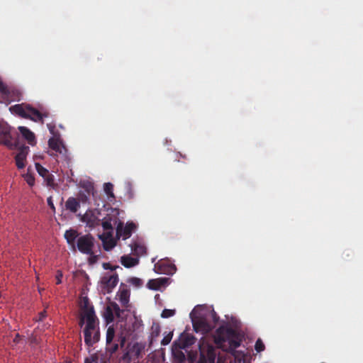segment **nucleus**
<instances>
[{
	"instance_id": "obj_1",
	"label": "nucleus",
	"mask_w": 363,
	"mask_h": 363,
	"mask_svg": "<svg viewBox=\"0 0 363 363\" xmlns=\"http://www.w3.org/2000/svg\"><path fill=\"white\" fill-rule=\"evenodd\" d=\"M242 335L229 323H224L218 327L214 335L215 343L223 350L235 354V349L242 342Z\"/></svg>"
},
{
	"instance_id": "obj_2",
	"label": "nucleus",
	"mask_w": 363,
	"mask_h": 363,
	"mask_svg": "<svg viewBox=\"0 0 363 363\" xmlns=\"http://www.w3.org/2000/svg\"><path fill=\"white\" fill-rule=\"evenodd\" d=\"M79 325L84 328V342L88 347H92L100 340L99 320L95 311L91 309L86 313H81Z\"/></svg>"
},
{
	"instance_id": "obj_3",
	"label": "nucleus",
	"mask_w": 363,
	"mask_h": 363,
	"mask_svg": "<svg viewBox=\"0 0 363 363\" xmlns=\"http://www.w3.org/2000/svg\"><path fill=\"white\" fill-rule=\"evenodd\" d=\"M111 211L113 213L107 214L101 222V225L106 232L99 235V239L104 242V248L106 251L110 250L115 246V242L112 239L113 234V225L117 226L118 221H120L118 218V210L112 209Z\"/></svg>"
},
{
	"instance_id": "obj_4",
	"label": "nucleus",
	"mask_w": 363,
	"mask_h": 363,
	"mask_svg": "<svg viewBox=\"0 0 363 363\" xmlns=\"http://www.w3.org/2000/svg\"><path fill=\"white\" fill-rule=\"evenodd\" d=\"M9 111L21 118L42 123H43V118L48 117L49 115L48 112L41 113L31 105L24 103L11 106L9 107Z\"/></svg>"
},
{
	"instance_id": "obj_5",
	"label": "nucleus",
	"mask_w": 363,
	"mask_h": 363,
	"mask_svg": "<svg viewBox=\"0 0 363 363\" xmlns=\"http://www.w3.org/2000/svg\"><path fill=\"white\" fill-rule=\"evenodd\" d=\"M125 342V337L122 335L115 339V329L113 326H109L106 331V352L112 356L119 348L122 347Z\"/></svg>"
},
{
	"instance_id": "obj_6",
	"label": "nucleus",
	"mask_w": 363,
	"mask_h": 363,
	"mask_svg": "<svg viewBox=\"0 0 363 363\" xmlns=\"http://www.w3.org/2000/svg\"><path fill=\"white\" fill-rule=\"evenodd\" d=\"M0 144L13 149L17 147V143L13 140L11 128L4 121H0Z\"/></svg>"
},
{
	"instance_id": "obj_7",
	"label": "nucleus",
	"mask_w": 363,
	"mask_h": 363,
	"mask_svg": "<svg viewBox=\"0 0 363 363\" xmlns=\"http://www.w3.org/2000/svg\"><path fill=\"white\" fill-rule=\"evenodd\" d=\"M94 241L91 235H82L77 239V248L82 253L91 255L93 254Z\"/></svg>"
},
{
	"instance_id": "obj_8",
	"label": "nucleus",
	"mask_w": 363,
	"mask_h": 363,
	"mask_svg": "<svg viewBox=\"0 0 363 363\" xmlns=\"http://www.w3.org/2000/svg\"><path fill=\"white\" fill-rule=\"evenodd\" d=\"M154 270L157 274L172 275L175 273L177 268L169 259H162L155 264Z\"/></svg>"
},
{
	"instance_id": "obj_9",
	"label": "nucleus",
	"mask_w": 363,
	"mask_h": 363,
	"mask_svg": "<svg viewBox=\"0 0 363 363\" xmlns=\"http://www.w3.org/2000/svg\"><path fill=\"white\" fill-rule=\"evenodd\" d=\"M137 225L132 222H127L125 225H123V223L120 220L116 226V236L122 238L123 240L129 238L132 233L136 230Z\"/></svg>"
},
{
	"instance_id": "obj_10",
	"label": "nucleus",
	"mask_w": 363,
	"mask_h": 363,
	"mask_svg": "<svg viewBox=\"0 0 363 363\" xmlns=\"http://www.w3.org/2000/svg\"><path fill=\"white\" fill-rule=\"evenodd\" d=\"M194 329L196 332H201L202 333H208L211 332L214 325L209 323L206 318L202 316L191 317Z\"/></svg>"
},
{
	"instance_id": "obj_11",
	"label": "nucleus",
	"mask_w": 363,
	"mask_h": 363,
	"mask_svg": "<svg viewBox=\"0 0 363 363\" xmlns=\"http://www.w3.org/2000/svg\"><path fill=\"white\" fill-rule=\"evenodd\" d=\"M49 147L55 152V154L50 153L51 156H55L57 154L62 155L63 157H66L67 150L62 141L57 138H51L48 140Z\"/></svg>"
},
{
	"instance_id": "obj_12",
	"label": "nucleus",
	"mask_w": 363,
	"mask_h": 363,
	"mask_svg": "<svg viewBox=\"0 0 363 363\" xmlns=\"http://www.w3.org/2000/svg\"><path fill=\"white\" fill-rule=\"evenodd\" d=\"M216 357V350L212 346H208L206 352L201 351L196 363H215Z\"/></svg>"
},
{
	"instance_id": "obj_13",
	"label": "nucleus",
	"mask_w": 363,
	"mask_h": 363,
	"mask_svg": "<svg viewBox=\"0 0 363 363\" xmlns=\"http://www.w3.org/2000/svg\"><path fill=\"white\" fill-rule=\"evenodd\" d=\"M81 220L83 223H86V225L89 228H94L100 224V220L92 210L86 211L82 216Z\"/></svg>"
},
{
	"instance_id": "obj_14",
	"label": "nucleus",
	"mask_w": 363,
	"mask_h": 363,
	"mask_svg": "<svg viewBox=\"0 0 363 363\" xmlns=\"http://www.w3.org/2000/svg\"><path fill=\"white\" fill-rule=\"evenodd\" d=\"M144 347L139 342H135L131 347L123 354V359L130 360L135 359L139 357Z\"/></svg>"
},
{
	"instance_id": "obj_15",
	"label": "nucleus",
	"mask_w": 363,
	"mask_h": 363,
	"mask_svg": "<svg viewBox=\"0 0 363 363\" xmlns=\"http://www.w3.org/2000/svg\"><path fill=\"white\" fill-rule=\"evenodd\" d=\"M101 282L105 286L107 291L109 292L117 285L118 282V276L116 273L109 276H104L101 278Z\"/></svg>"
},
{
	"instance_id": "obj_16",
	"label": "nucleus",
	"mask_w": 363,
	"mask_h": 363,
	"mask_svg": "<svg viewBox=\"0 0 363 363\" xmlns=\"http://www.w3.org/2000/svg\"><path fill=\"white\" fill-rule=\"evenodd\" d=\"M28 151V147L23 146L19 149L18 152L16 155V164L18 169H23L25 167V160Z\"/></svg>"
},
{
	"instance_id": "obj_17",
	"label": "nucleus",
	"mask_w": 363,
	"mask_h": 363,
	"mask_svg": "<svg viewBox=\"0 0 363 363\" xmlns=\"http://www.w3.org/2000/svg\"><path fill=\"white\" fill-rule=\"evenodd\" d=\"M168 278H158L150 279L147 284V287L151 290H160L161 287L164 286L168 283Z\"/></svg>"
},
{
	"instance_id": "obj_18",
	"label": "nucleus",
	"mask_w": 363,
	"mask_h": 363,
	"mask_svg": "<svg viewBox=\"0 0 363 363\" xmlns=\"http://www.w3.org/2000/svg\"><path fill=\"white\" fill-rule=\"evenodd\" d=\"M18 130L23 137L28 142V143L33 145L35 143V136L33 132H31L28 128L25 126H19Z\"/></svg>"
},
{
	"instance_id": "obj_19",
	"label": "nucleus",
	"mask_w": 363,
	"mask_h": 363,
	"mask_svg": "<svg viewBox=\"0 0 363 363\" xmlns=\"http://www.w3.org/2000/svg\"><path fill=\"white\" fill-rule=\"evenodd\" d=\"M80 207L79 201L74 198L69 197L65 202V208L72 213H76Z\"/></svg>"
},
{
	"instance_id": "obj_20",
	"label": "nucleus",
	"mask_w": 363,
	"mask_h": 363,
	"mask_svg": "<svg viewBox=\"0 0 363 363\" xmlns=\"http://www.w3.org/2000/svg\"><path fill=\"white\" fill-rule=\"evenodd\" d=\"M79 234L76 230L69 229L65 231V238L66 239L67 243L69 245H72L74 249V243L75 240L78 237Z\"/></svg>"
},
{
	"instance_id": "obj_21",
	"label": "nucleus",
	"mask_w": 363,
	"mask_h": 363,
	"mask_svg": "<svg viewBox=\"0 0 363 363\" xmlns=\"http://www.w3.org/2000/svg\"><path fill=\"white\" fill-rule=\"evenodd\" d=\"M131 250L133 253L137 256H141L146 254V247L141 243L135 242L130 245Z\"/></svg>"
},
{
	"instance_id": "obj_22",
	"label": "nucleus",
	"mask_w": 363,
	"mask_h": 363,
	"mask_svg": "<svg viewBox=\"0 0 363 363\" xmlns=\"http://www.w3.org/2000/svg\"><path fill=\"white\" fill-rule=\"evenodd\" d=\"M121 262L125 267L130 268L137 265L139 262V259L130 256L124 255L121 257Z\"/></svg>"
},
{
	"instance_id": "obj_23",
	"label": "nucleus",
	"mask_w": 363,
	"mask_h": 363,
	"mask_svg": "<svg viewBox=\"0 0 363 363\" xmlns=\"http://www.w3.org/2000/svg\"><path fill=\"white\" fill-rule=\"evenodd\" d=\"M119 296V301L123 306H127L129 302L130 291L128 289L123 288L120 289L118 292Z\"/></svg>"
},
{
	"instance_id": "obj_24",
	"label": "nucleus",
	"mask_w": 363,
	"mask_h": 363,
	"mask_svg": "<svg viewBox=\"0 0 363 363\" xmlns=\"http://www.w3.org/2000/svg\"><path fill=\"white\" fill-rule=\"evenodd\" d=\"M85 190L87 193V194H85L84 193L79 194L80 200L85 203L89 200V196L91 194V193L94 191V186L91 183L87 184L85 186Z\"/></svg>"
},
{
	"instance_id": "obj_25",
	"label": "nucleus",
	"mask_w": 363,
	"mask_h": 363,
	"mask_svg": "<svg viewBox=\"0 0 363 363\" xmlns=\"http://www.w3.org/2000/svg\"><path fill=\"white\" fill-rule=\"evenodd\" d=\"M21 96L22 93L20 90L15 88H11V93L9 95H7L6 98L10 99L11 101H20Z\"/></svg>"
},
{
	"instance_id": "obj_26",
	"label": "nucleus",
	"mask_w": 363,
	"mask_h": 363,
	"mask_svg": "<svg viewBox=\"0 0 363 363\" xmlns=\"http://www.w3.org/2000/svg\"><path fill=\"white\" fill-rule=\"evenodd\" d=\"M104 318H105L106 323L109 324L113 321L114 315L112 308L108 306L104 313Z\"/></svg>"
},
{
	"instance_id": "obj_27",
	"label": "nucleus",
	"mask_w": 363,
	"mask_h": 363,
	"mask_svg": "<svg viewBox=\"0 0 363 363\" xmlns=\"http://www.w3.org/2000/svg\"><path fill=\"white\" fill-rule=\"evenodd\" d=\"M92 310L94 311V306L90 303L89 300L87 297L83 298L82 307H81V313H86L89 311V310Z\"/></svg>"
},
{
	"instance_id": "obj_28",
	"label": "nucleus",
	"mask_w": 363,
	"mask_h": 363,
	"mask_svg": "<svg viewBox=\"0 0 363 363\" xmlns=\"http://www.w3.org/2000/svg\"><path fill=\"white\" fill-rule=\"evenodd\" d=\"M104 190L109 199H115L113 194V185L111 183H105L104 185Z\"/></svg>"
},
{
	"instance_id": "obj_29",
	"label": "nucleus",
	"mask_w": 363,
	"mask_h": 363,
	"mask_svg": "<svg viewBox=\"0 0 363 363\" xmlns=\"http://www.w3.org/2000/svg\"><path fill=\"white\" fill-rule=\"evenodd\" d=\"M160 329L159 326H157L151 333L149 337V347H151L153 345L156 338L160 335Z\"/></svg>"
},
{
	"instance_id": "obj_30",
	"label": "nucleus",
	"mask_w": 363,
	"mask_h": 363,
	"mask_svg": "<svg viewBox=\"0 0 363 363\" xmlns=\"http://www.w3.org/2000/svg\"><path fill=\"white\" fill-rule=\"evenodd\" d=\"M35 168L39 175H40L42 177H45L46 175H48V170L39 163L35 164Z\"/></svg>"
},
{
	"instance_id": "obj_31",
	"label": "nucleus",
	"mask_w": 363,
	"mask_h": 363,
	"mask_svg": "<svg viewBox=\"0 0 363 363\" xmlns=\"http://www.w3.org/2000/svg\"><path fill=\"white\" fill-rule=\"evenodd\" d=\"M0 92L6 97L11 93V88L0 81Z\"/></svg>"
},
{
	"instance_id": "obj_32",
	"label": "nucleus",
	"mask_w": 363,
	"mask_h": 363,
	"mask_svg": "<svg viewBox=\"0 0 363 363\" xmlns=\"http://www.w3.org/2000/svg\"><path fill=\"white\" fill-rule=\"evenodd\" d=\"M128 283L131 284L132 285L140 287L143 285V280L138 277H131L128 279Z\"/></svg>"
},
{
	"instance_id": "obj_33",
	"label": "nucleus",
	"mask_w": 363,
	"mask_h": 363,
	"mask_svg": "<svg viewBox=\"0 0 363 363\" xmlns=\"http://www.w3.org/2000/svg\"><path fill=\"white\" fill-rule=\"evenodd\" d=\"M255 349L257 352H261L264 350V349H265L264 344L263 343L262 340L260 338H259L256 341L255 345Z\"/></svg>"
},
{
	"instance_id": "obj_34",
	"label": "nucleus",
	"mask_w": 363,
	"mask_h": 363,
	"mask_svg": "<svg viewBox=\"0 0 363 363\" xmlns=\"http://www.w3.org/2000/svg\"><path fill=\"white\" fill-rule=\"evenodd\" d=\"M175 314V310L164 309L162 312L161 316L164 318H167L173 316Z\"/></svg>"
},
{
	"instance_id": "obj_35",
	"label": "nucleus",
	"mask_w": 363,
	"mask_h": 363,
	"mask_svg": "<svg viewBox=\"0 0 363 363\" xmlns=\"http://www.w3.org/2000/svg\"><path fill=\"white\" fill-rule=\"evenodd\" d=\"M110 306L112 308L113 314L115 313L116 316L119 317L121 315V313L123 312L119 306L116 303L113 302L111 303Z\"/></svg>"
},
{
	"instance_id": "obj_36",
	"label": "nucleus",
	"mask_w": 363,
	"mask_h": 363,
	"mask_svg": "<svg viewBox=\"0 0 363 363\" xmlns=\"http://www.w3.org/2000/svg\"><path fill=\"white\" fill-rule=\"evenodd\" d=\"M173 336L172 333H169L167 335H165L161 341V345H167L172 340Z\"/></svg>"
},
{
	"instance_id": "obj_37",
	"label": "nucleus",
	"mask_w": 363,
	"mask_h": 363,
	"mask_svg": "<svg viewBox=\"0 0 363 363\" xmlns=\"http://www.w3.org/2000/svg\"><path fill=\"white\" fill-rule=\"evenodd\" d=\"M210 316H211V318L213 320V325H214V328L216 327V325L217 324V323L218 322L219 320V316L217 315V313L213 311L211 313H210Z\"/></svg>"
},
{
	"instance_id": "obj_38",
	"label": "nucleus",
	"mask_w": 363,
	"mask_h": 363,
	"mask_svg": "<svg viewBox=\"0 0 363 363\" xmlns=\"http://www.w3.org/2000/svg\"><path fill=\"white\" fill-rule=\"evenodd\" d=\"M25 179L28 185L33 186L34 184L35 179L32 175L27 174L25 177Z\"/></svg>"
},
{
	"instance_id": "obj_39",
	"label": "nucleus",
	"mask_w": 363,
	"mask_h": 363,
	"mask_svg": "<svg viewBox=\"0 0 363 363\" xmlns=\"http://www.w3.org/2000/svg\"><path fill=\"white\" fill-rule=\"evenodd\" d=\"M45 180L47 182L48 185L51 186L54 182V177L53 175L48 173V175H46L45 177H43Z\"/></svg>"
},
{
	"instance_id": "obj_40",
	"label": "nucleus",
	"mask_w": 363,
	"mask_h": 363,
	"mask_svg": "<svg viewBox=\"0 0 363 363\" xmlns=\"http://www.w3.org/2000/svg\"><path fill=\"white\" fill-rule=\"evenodd\" d=\"M103 267L104 269H110L111 271H113L116 268H118L119 266H113L108 262H105V263H103Z\"/></svg>"
},
{
	"instance_id": "obj_41",
	"label": "nucleus",
	"mask_w": 363,
	"mask_h": 363,
	"mask_svg": "<svg viewBox=\"0 0 363 363\" xmlns=\"http://www.w3.org/2000/svg\"><path fill=\"white\" fill-rule=\"evenodd\" d=\"M62 272L60 270L57 272L56 274V284H60L62 282Z\"/></svg>"
},
{
	"instance_id": "obj_42",
	"label": "nucleus",
	"mask_w": 363,
	"mask_h": 363,
	"mask_svg": "<svg viewBox=\"0 0 363 363\" xmlns=\"http://www.w3.org/2000/svg\"><path fill=\"white\" fill-rule=\"evenodd\" d=\"M48 206H50V208L53 211H55V207L54 206V203L52 202V197H49L48 199Z\"/></svg>"
},
{
	"instance_id": "obj_43",
	"label": "nucleus",
	"mask_w": 363,
	"mask_h": 363,
	"mask_svg": "<svg viewBox=\"0 0 363 363\" xmlns=\"http://www.w3.org/2000/svg\"><path fill=\"white\" fill-rule=\"evenodd\" d=\"M39 315H40L39 320H43V318L46 316V311H44L40 312Z\"/></svg>"
},
{
	"instance_id": "obj_44",
	"label": "nucleus",
	"mask_w": 363,
	"mask_h": 363,
	"mask_svg": "<svg viewBox=\"0 0 363 363\" xmlns=\"http://www.w3.org/2000/svg\"><path fill=\"white\" fill-rule=\"evenodd\" d=\"M21 339V336L18 333H17L13 339V342L16 343H18Z\"/></svg>"
},
{
	"instance_id": "obj_45",
	"label": "nucleus",
	"mask_w": 363,
	"mask_h": 363,
	"mask_svg": "<svg viewBox=\"0 0 363 363\" xmlns=\"http://www.w3.org/2000/svg\"><path fill=\"white\" fill-rule=\"evenodd\" d=\"M217 363H220V358H218V362H217Z\"/></svg>"
},
{
	"instance_id": "obj_46",
	"label": "nucleus",
	"mask_w": 363,
	"mask_h": 363,
	"mask_svg": "<svg viewBox=\"0 0 363 363\" xmlns=\"http://www.w3.org/2000/svg\"><path fill=\"white\" fill-rule=\"evenodd\" d=\"M85 363H88V359H86Z\"/></svg>"
}]
</instances>
